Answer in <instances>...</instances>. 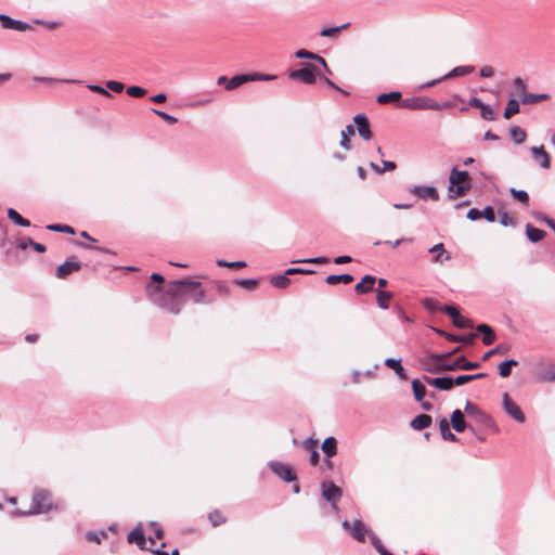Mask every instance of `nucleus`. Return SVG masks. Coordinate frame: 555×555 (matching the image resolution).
<instances>
[{
    "mask_svg": "<svg viewBox=\"0 0 555 555\" xmlns=\"http://www.w3.org/2000/svg\"><path fill=\"white\" fill-rule=\"evenodd\" d=\"M508 351V348L505 346V345H499L496 346L495 348L487 351L483 357H482V361H488L493 354H496V353H505Z\"/></svg>",
    "mask_w": 555,
    "mask_h": 555,
    "instance_id": "obj_56",
    "label": "nucleus"
},
{
    "mask_svg": "<svg viewBox=\"0 0 555 555\" xmlns=\"http://www.w3.org/2000/svg\"><path fill=\"white\" fill-rule=\"evenodd\" d=\"M370 540H371V543L372 545L375 547V550L377 551V553L379 555L383 554V552H385L387 548L383 545L380 539L374 534V533H371L370 534Z\"/></svg>",
    "mask_w": 555,
    "mask_h": 555,
    "instance_id": "obj_60",
    "label": "nucleus"
},
{
    "mask_svg": "<svg viewBox=\"0 0 555 555\" xmlns=\"http://www.w3.org/2000/svg\"><path fill=\"white\" fill-rule=\"evenodd\" d=\"M322 451L324 452L325 456L331 459L337 453V441L334 437H327L322 446Z\"/></svg>",
    "mask_w": 555,
    "mask_h": 555,
    "instance_id": "obj_32",
    "label": "nucleus"
},
{
    "mask_svg": "<svg viewBox=\"0 0 555 555\" xmlns=\"http://www.w3.org/2000/svg\"><path fill=\"white\" fill-rule=\"evenodd\" d=\"M439 311L447 313L453 321L459 314V309L453 305H444L439 308Z\"/></svg>",
    "mask_w": 555,
    "mask_h": 555,
    "instance_id": "obj_54",
    "label": "nucleus"
},
{
    "mask_svg": "<svg viewBox=\"0 0 555 555\" xmlns=\"http://www.w3.org/2000/svg\"><path fill=\"white\" fill-rule=\"evenodd\" d=\"M449 182V199H454L457 196H464L472 188L469 172L466 170H459L456 167L452 168Z\"/></svg>",
    "mask_w": 555,
    "mask_h": 555,
    "instance_id": "obj_2",
    "label": "nucleus"
},
{
    "mask_svg": "<svg viewBox=\"0 0 555 555\" xmlns=\"http://www.w3.org/2000/svg\"><path fill=\"white\" fill-rule=\"evenodd\" d=\"M376 283V278L371 274L364 275L359 283L354 286V292L357 295L369 294L374 289V285Z\"/></svg>",
    "mask_w": 555,
    "mask_h": 555,
    "instance_id": "obj_17",
    "label": "nucleus"
},
{
    "mask_svg": "<svg viewBox=\"0 0 555 555\" xmlns=\"http://www.w3.org/2000/svg\"><path fill=\"white\" fill-rule=\"evenodd\" d=\"M106 87L113 91V92H116V93H119L124 90L125 86L122 82L120 81H116V80H108L106 82Z\"/></svg>",
    "mask_w": 555,
    "mask_h": 555,
    "instance_id": "obj_64",
    "label": "nucleus"
},
{
    "mask_svg": "<svg viewBox=\"0 0 555 555\" xmlns=\"http://www.w3.org/2000/svg\"><path fill=\"white\" fill-rule=\"evenodd\" d=\"M499 218H500V223L503 225V227H508V225H512V227H516L517 222H516V219L513 218L508 212L506 211H500L499 212Z\"/></svg>",
    "mask_w": 555,
    "mask_h": 555,
    "instance_id": "obj_48",
    "label": "nucleus"
},
{
    "mask_svg": "<svg viewBox=\"0 0 555 555\" xmlns=\"http://www.w3.org/2000/svg\"><path fill=\"white\" fill-rule=\"evenodd\" d=\"M126 92L131 98H142L146 94V90L140 86H130Z\"/></svg>",
    "mask_w": 555,
    "mask_h": 555,
    "instance_id": "obj_51",
    "label": "nucleus"
},
{
    "mask_svg": "<svg viewBox=\"0 0 555 555\" xmlns=\"http://www.w3.org/2000/svg\"><path fill=\"white\" fill-rule=\"evenodd\" d=\"M477 335L480 334L482 336V343L486 346H490L495 340V333L494 331L486 323L478 324L476 327Z\"/></svg>",
    "mask_w": 555,
    "mask_h": 555,
    "instance_id": "obj_21",
    "label": "nucleus"
},
{
    "mask_svg": "<svg viewBox=\"0 0 555 555\" xmlns=\"http://www.w3.org/2000/svg\"><path fill=\"white\" fill-rule=\"evenodd\" d=\"M518 365V361L515 360V359H508V360H505L503 361L500 365H499V374L502 376V377H507L511 375L512 373V367L513 366H516Z\"/></svg>",
    "mask_w": 555,
    "mask_h": 555,
    "instance_id": "obj_41",
    "label": "nucleus"
},
{
    "mask_svg": "<svg viewBox=\"0 0 555 555\" xmlns=\"http://www.w3.org/2000/svg\"><path fill=\"white\" fill-rule=\"evenodd\" d=\"M208 519L212 527H218L227 521L225 517L218 509L210 512L208 514Z\"/></svg>",
    "mask_w": 555,
    "mask_h": 555,
    "instance_id": "obj_45",
    "label": "nucleus"
},
{
    "mask_svg": "<svg viewBox=\"0 0 555 555\" xmlns=\"http://www.w3.org/2000/svg\"><path fill=\"white\" fill-rule=\"evenodd\" d=\"M87 88L90 91L99 93V94L104 95L106 98H112L113 96L112 93L108 90H106L105 88H103L100 85H88Z\"/></svg>",
    "mask_w": 555,
    "mask_h": 555,
    "instance_id": "obj_63",
    "label": "nucleus"
},
{
    "mask_svg": "<svg viewBox=\"0 0 555 555\" xmlns=\"http://www.w3.org/2000/svg\"><path fill=\"white\" fill-rule=\"evenodd\" d=\"M401 100V93L399 91H392L389 93H380L377 96V103L387 104L389 102H397Z\"/></svg>",
    "mask_w": 555,
    "mask_h": 555,
    "instance_id": "obj_43",
    "label": "nucleus"
},
{
    "mask_svg": "<svg viewBox=\"0 0 555 555\" xmlns=\"http://www.w3.org/2000/svg\"><path fill=\"white\" fill-rule=\"evenodd\" d=\"M343 528L350 531L351 535L359 542L365 541V535L367 534V529L363 525L360 519L353 521L352 525L348 520L343 521Z\"/></svg>",
    "mask_w": 555,
    "mask_h": 555,
    "instance_id": "obj_10",
    "label": "nucleus"
},
{
    "mask_svg": "<svg viewBox=\"0 0 555 555\" xmlns=\"http://www.w3.org/2000/svg\"><path fill=\"white\" fill-rule=\"evenodd\" d=\"M349 25H350L349 23H345V24H343L340 26L323 28L320 31V36L328 37V38H336L338 36V34L343 29H346Z\"/></svg>",
    "mask_w": 555,
    "mask_h": 555,
    "instance_id": "obj_44",
    "label": "nucleus"
},
{
    "mask_svg": "<svg viewBox=\"0 0 555 555\" xmlns=\"http://www.w3.org/2000/svg\"><path fill=\"white\" fill-rule=\"evenodd\" d=\"M251 81V77L248 76V74H240L233 76L228 83L225 85L227 90H234L242 86L243 83Z\"/></svg>",
    "mask_w": 555,
    "mask_h": 555,
    "instance_id": "obj_33",
    "label": "nucleus"
},
{
    "mask_svg": "<svg viewBox=\"0 0 555 555\" xmlns=\"http://www.w3.org/2000/svg\"><path fill=\"white\" fill-rule=\"evenodd\" d=\"M356 132V128L353 125H347L346 128L344 130H341V139H340V142H339V145L345 149V150H350L351 145H350V140H349V135H353Z\"/></svg>",
    "mask_w": 555,
    "mask_h": 555,
    "instance_id": "obj_34",
    "label": "nucleus"
},
{
    "mask_svg": "<svg viewBox=\"0 0 555 555\" xmlns=\"http://www.w3.org/2000/svg\"><path fill=\"white\" fill-rule=\"evenodd\" d=\"M151 280L155 284H149L146 286L149 298L156 306L173 314H178L184 305V297H182L179 292L180 286L195 288L201 284V282L191 281L190 279L176 280L170 282L165 289L163 286L165 279L160 273H152Z\"/></svg>",
    "mask_w": 555,
    "mask_h": 555,
    "instance_id": "obj_1",
    "label": "nucleus"
},
{
    "mask_svg": "<svg viewBox=\"0 0 555 555\" xmlns=\"http://www.w3.org/2000/svg\"><path fill=\"white\" fill-rule=\"evenodd\" d=\"M451 425L456 433H463L466 429V422L461 410L456 409L451 414Z\"/></svg>",
    "mask_w": 555,
    "mask_h": 555,
    "instance_id": "obj_25",
    "label": "nucleus"
},
{
    "mask_svg": "<svg viewBox=\"0 0 555 555\" xmlns=\"http://www.w3.org/2000/svg\"><path fill=\"white\" fill-rule=\"evenodd\" d=\"M353 281V276L349 273L341 274H330L326 276L325 282L330 285H336L338 283L350 284Z\"/></svg>",
    "mask_w": 555,
    "mask_h": 555,
    "instance_id": "obj_31",
    "label": "nucleus"
},
{
    "mask_svg": "<svg viewBox=\"0 0 555 555\" xmlns=\"http://www.w3.org/2000/svg\"><path fill=\"white\" fill-rule=\"evenodd\" d=\"M301 447L304 450L311 453L312 450H318V440L309 437L302 441Z\"/></svg>",
    "mask_w": 555,
    "mask_h": 555,
    "instance_id": "obj_62",
    "label": "nucleus"
},
{
    "mask_svg": "<svg viewBox=\"0 0 555 555\" xmlns=\"http://www.w3.org/2000/svg\"><path fill=\"white\" fill-rule=\"evenodd\" d=\"M409 192L421 199L430 198L431 201L439 199V193L435 186L431 185H414L409 189Z\"/></svg>",
    "mask_w": 555,
    "mask_h": 555,
    "instance_id": "obj_12",
    "label": "nucleus"
},
{
    "mask_svg": "<svg viewBox=\"0 0 555 555\" xmlns=\"http://www.w3.org/2000/svg\"><path fill=\"white\" fill-rule=\"evenodd\" d=\"M480 116L485 120H495L498 115L490 105L486 104L480 109Z\"/></svg>",
    "mask_w": 555,
    "mask_h": 555,
    "instance_id": "obj_49",
    "label": "nucleus"
},
{
    "mask_svg": "<svg viewBox=\"0 0 555 555\" xmlns=\"http://www.w3.org/2000/svg\"><path fill=\"white\" fill-rule=\"evenodd\" d=\"M453 325L459 328H469L473 327V321L470 319L464 318L459 314L453 321Z\"/></svg>",
    "mask_w": 555,
    "mask_h": 555,
    "instance_id": "obj_50",
    "label": "nucleus"
},
{
    "mask_svg": "<svg viewBox=\"0 0 555 555\" xmlns=\"http://www.w3.org/2000/svg\"><path fill=\"white\" fill-rule=\"evenodd\" d=\"M422 304H423V307L430 312L439 310V308L441 307V306H439V302L434 298H425L422 301Z\"/></svg>",
    "mask_w": 555,
    "mask_h": 555,
    "instance_id": "obj_59",
    "label": "nucleus"
},
{
    "mask_svg": "<svg viewBox=\"0 0 555 555\" xmlns=\"http://www.w3.org/2000/svg\"><path fill=\"white\" fill-rule=\"evenodd\" d=\"M550 99L548 93H531L526 91L525 82L522 81V105H531Z\"/></svg>",
    "mask_w": 555,
    "mask_h": 555,
    "instance_id": "obj_20",
    "label": "nucleus"
},
{
    "mask_svg": "<svg viewBox=\"0 0 555 555\" xmlns=\"http://www.w3.org/2000/svg\"><path fill=\"white\" fill-rule=\"evenodd\" d=\"M322 496L327 501L333 508H337V503L343 496L341 489L333 481H323L321 485Z\"/></svg>",
    "mask_w": 555,
    "mask_h": 555,
    "instance_id": "obj_8",
    "label": "nucleus"
},
{
    "mask_svg": "<svg viewBox=\"0 0 555 555\" xmlns=\"http://www.w3.org/2000/svg\"><path fill=\"white\" fill-rule=\"evenodd\" d=\"M439 429L443 440L451 442H456L459 440L457 437L450 430V424L447 418L443 417L439 421Z\"/></svg>",
    "mask_w": 555,
    "mask_h": 555,
    "instance_id": "obj_29",
    "label": "nucleus"
},
{
    "mask_svg": "<svg viewBox=\"0 0 555 555\" xmlns=\"http://www.w3.org/2000/svg\"><path fill=\"white\" fill-rule=\"evenodd\" d=\"M481 218H485L489 222H494L496 218L494 208L492 206H486L481 210Z\"/></svg>",
    "mask_w": 555,
    "mask_h": 555,
    "instance_id": "obj_58",
    "label": "nucleus"
},
{
    "mask_svg": "<svg viewBox=\"0 0 555 555\" xmlns=\"http://www.w3.org/2000/svg\"><path fill=\"white\" fill-rule=\"evenodd\" d=\"M297 59H305V60H313L319 62L322 66H326V61L324 57L320 56L319 54H315L313 52L307 51L305 49L298 50L296 52Z\"/></svg>",
    "mask_w": 555,
    "mask_h": 555,
    "instance_id": "obj_36",
    "label": "nucleus"
},
{
    "mask_svg": "<svg viewBox=\"0 0 555 555\" xmlns=\"http://www.w3.org/2000/svg\"><path fill=\"white\" fill-rule=\"evenodd\" d=\"M81 263L74 260V258L67 259L64 263L56 268L55 275L59 279H66L73 272L79 271Z\"/></svg>",
    "mask_w": 555,
    "mask_h": 555,
    "instance_id": "obj_14",
    "label": "nucleus"
},
{
    "mask_svg": "<svg viewBox=\"0 0 555 555\" xmlns=\"http://www.w3.org/2000/svg\"><path fill=\"white\" fill-rule=\"evenodd\" d=\"M383 167H379L375 163H370L371 169L376 172L377 175H382L386 171H391L397 168V165L395 162L391 160H382Z\"/></svg>",
    "mask_w": 555,
    "mask_h": 555,
    "instance_id": "obj_40",
    "label": "nucleus"
},
{
    "mask_svg": "<svg viewBox=\"0 0 555 555\" xmlns=\"http://www.w3.org/2000/svg\"><path fill=\"white\" fill-rule=\"evenodd\" d=\"M527 238L532 243L540 242L545 236V231L533 227L531 223H527L526 227Z\"/></svg>",
    "mask_w": 555,
    "mask_h": 555,
    "instance_id": "obj_28",
    "label": "nucleus"
},
{
    "mask_svg": "<svg viewBox=\"0 0 555 555\" xmlns=\"http://www.w3.org/2000/svg\"><path fill=\"white\" fill-rule=\"evenodd\" d=\"M476 338H477V334L476 333H469V334L464 335V336L455 335V339H449V341H459V343H463L465 345H470V344H473V341Z\"/></svg>",
    "mask_w": 555,
    "mask_h": 555,
    "instance_id": "obj_57",
    "label": "nucleus"
},
{
    "mask_svg": "<svg viewBox=\"0 0 555 555\" xmlns=\"http://www.w3.org/2000/svg\"><path fill=\"white\" fill-rule=\"evenodd\" d=\"M354 124L357 125V130L359 132V135L363 140H370L372 138V131L370 129V121L366 115L364 114H357L353 118Z\"/></svg>",
    "mask_w": 555,
    "mask_h": 555,
    "instance_id": "obj_16",
    "label": "nucleus"
},
{
    "mask_svg": "<svg viewBox=\"0 0 555 555\" xmlns=\"http://www.w3.org/2000/svg\"><path fill=\"white\" fill-rule=\"evenodd\" d=\"M474 69H475V67L472 65L457 66V67H454L449 74L444 75L442 77V79L457 77V76H465V75L473 73Z\"/></svg>",
    "mask_w": 555,
    "mask_h": 555,
    "instance_id": "obj_39",
    "label": "nucleus"
},
{
    "mask_svg": "<svg viewBox=\"0 0 555 555\" xmlns=\"http://www.w3.org/2000/svg\"><path fill=\"white\" fill-rule=\"evenodd\" d=\"M127 539L129 543H135L140 550H146V539L139 526L128 533Z\"/></svg>",
    "mask_w": 555,
    "mask_h": 555,
    "instance_id": "obj_22",
    "label": "nucleus"
},
{
    "mask_svg": "<svg viewBox=\"0 0 555 555\" xmlns=\"http://www.w3.org/2000/svg\"><path fill=\"white\" fill-rule=\"evenodd\" d=\"M424 382L430 386L436 387L439 390L449 391L453 388L454 382L451 376H442V377H429L424 376Z\"/></svg>",
    "mask_w": 555,
    "mask_h": 555,
    "instance_id": "obj_15",
    "label": "nucleus"
},
{
    "mask_svg": "<svg viewBox=\"0 0 555 555\" xmlns=\"http://www.w3.org/2000/svg\"><path fill=\"white\" fill-rule=\"evenodd\" d=\"M430 254H434L433 261L437 263H442L443 261L450 260V254L446 250L444 245L442 243H438L434 245L428 250Z\"/></svg>",
    "mask_w": 555,
    "mask_h": 555,
    "instance_id": "obj_24",
    "label": "nucleus"
},
{
    "mask_svg": "<svg viewBox=\"0 0 555 555\" xmlns=\"http://www.w3.org/2000/svg\"><path fill=\"white\" fill-rule=\"evenodd\" d=\"M288 275L289 274H286V272L284 274L274 275L270 282L274 287L284 289L291 284Z\"/></svg>",
    "mask_w": 555,
    "mask_h": 555,
    "instance_id": "obj_42",
    "label": "nucleus"
},
{
    "mask_svg": "<svg viewBox=\"0 0 555 555\" xmlns=\"http://www.w3.org/2000/svg\"><path fill=\"white\" fill-rule=\"evenodd\" d=\"M8 217L12 222H14L15 224H17L20 227H29L30 225V221L28 219H25L24 217H22L20 215V212L17 210H15L14 208L8 209Z\"/></svg>",
    "mask_w": 555,
    "mask_h": 555,
    "instance_id": "obj_38",
    "label": "nucleus"
},
{
    "mask_svg": "<svg viewBox=\"0 0 555 555\" xmlns=\"http://www.w3.org/2000/svg\"><path fill=\"white\" fill-rule=\"evenodd\" d=\"M520 112V103L517 99L512 98L508 100L507 105L504 111V118L509 119L513 115Z\"/></svg>",
    "mask_w": 555,
    "mask_h": 555,
    "instance_id": "obj_35",
    "label": "nucleus"
},
{
    "mask_svg": "<svg viewBox=\"0 0 555 555\" xmlns=\"http://www.w3.org/2000/svg\"><path fill=\"white\" fill-rule=\"evenodd\" d=\"M318 75H320V72L315 65L306 64L300 69L292 70L288 77L292 80H300L307 85H312L315 82Z\"/></svg>",
    "mask_w": 555,
    "mask_h": 555,
    "instance_id": "obj_6",
    "label": "nucleus"
},
{
    "mask_svg": "<svg viewBox=\"0 0 555 555\" xmlns=\"http://www.w3.org/2000/svg\"><path fill=\"white\" fill-rule=\"evenodd\" d=\"M393 298V293L388 291H377L376 301L380 309L387 310L390 306V300Z\"/></svg>",
    "mask_w": 555,
    "mask_h": 555,
    "instance_id": "obj_30",
    "label": "nucleus"
},
{
    "mask_svg": "<svg viewBox=\"0 0 555 555\" xmlns=\"http://www.w3.org/2000/svg\"><path fill=\"white\" fill-rule=\"evenodd\" d=\"M537 382H555V364H547L534 373Z\"/></svg>",
    "mask_w": 555,
    "mask_h": 555,
    "instance_id": "obj_19",
    "label": "nucleus"
},
{
    "mask_svg": "<svg viewBox=\"0 0 555 555\" xmlns=\"http://www.w3.org/2000/svg\"><path fill=\"white\" fill-rule=\"evenodd\" d=\"M234 284L253 291L258 285V281L256 279H236L234 280Z\"/></svg>",
    "mask_w": 555,
    "mask_h": 555,
    "instance_id": "obj_47",
    "label": "nucleus"
},
{
    "mask_svg": "<svg viewBox=\"0 0 555 555\" xmlns=\"http://www.w3.org/2000/svg\"><path fill=\"white\" fill-rule=\"evenodd\" d=\"M384 364L393 370L395 373L398 375L400 379H408L404 367L401 364V359H395V358H387L384 362Z\"/></svg>",
    "mask_w": 555,
    "mask_h": 555,
    "instance_id": "obj_26",
    "label": "nucleus"
},
{
    "mask_svg": "<svg viewBox=\"0 0 555 555\" xmlns=\"http://www.w3.org/2000/svg\"><path fill=\"white\" fill-rule=\"evenodd\" d=\"M217 266L231 268V269H237V268L246 267V262L245 261H227V260L218 259Z\"/></svg>",
    "mask_w": 555,
    "mask_h": 555,
    "instance_id": "obj_52",
    "label": "nucleus"
},
{
    "mask_svg": "<svg viewBox=\"0 0 555 555\" xmlns=\"http://www.w3.org/2000/svg\"><path fill=\"white\" fill-rule=\"evenodd\" d=\"M106 537V533L104 531L94 532V531H88L86 533V539L89 542L93 543H101L102 539Z\"/></svg>",
    "mask_w": 555,
    "mask_h": 555,
    "instance_id": "obj_55",
    "label": "nucleus"
},
{
    "mask_svg": "<svg viewBox=\"0 0 555 555\" xmlns=\"http://www.w3.org/2000/svg\"><path fill=\"white\" fill-rule=\"evenodd\" d=\"M47 230L60 233L75 234L73 227L67 224L52 223L47 225Z\"/></svg>",
    "mask_w": 555,
    "mask_h": 555,
    "instance_id": "obj_46",
    "label": "nucleus"
},
{
    "mask_svg": "<svg viewBox=\"0 0 555 555\" xmlns=\"http://www.w3.org/2000/svg\"><path fill=\"white\" fill-rule=\"evenodd\" d=\"M533 159L539 163L543 169L550 168V156L543 146L531 149Z\"/></svg>",
    "mask_w": 555,
    "mask_h": 555,
    "instance_id": "obj_23",
    "label": "nucleus"
},
{
    "mask_svg": "<svg viewBox=\"0 0 555 555\" xmlns=\"http://www.w3.org/2000/svg\"><path fill=\"white\" fill-rule=\"evenodd\" d=\"M460 350V347L453 349L452 351L448 352V353H433V354H429L428 357H426L423 361H422V365H423V369L427 372V369H433V367H437V366H440L441 364H447V361L446 359L457 352Z\"/></svg>",
    "mask_w": 555,
    "mask_h": 555,
    "instance_id": "obj_9",
    "label": "nucleus"
},
{
    "mask_svg": "<svg viewBox=\"0 0 555 555\" xmlns=\"http://www.w3.org/2000/svg\"><path fill=\"white\" fill-rule=\"evenodd\" d=\"M401 107L418 111V109H430L438 107V102L429 96H413L403 99L400 103Z\"/></svg>",
    "mask_w": 555,
    "mask_h": 555,
    "instance_id": "obj_5",
    "label": "nucleus"
},
{
    "mask_svg": "<svg viewBox=\"0 0 555 555\" xmlns=\"http://www.w3.org/2000/svg\"><path fill=\"white\" fill-rule=\"evenodd\" d=\"M151 111L157 115L158 117H160L163 120H165L166 122H168L169 125H175L178 122V118H176L175 116H171L163 111H159V109H156V108H151Z\"/></svg>",
    "mask_w": 555,
    "mask_h": 555,
    "instance_id": "obj_53",
    "label": "nucleus"
},
{
    "mask_svg": "<svg viewBox=\"0 0 555 555\" xmlns=\"http://www.w3.org/2000/svg\"><path fill=\"white\" fill-rule=\"evenodd\" d=\"M0 24L1 27L4 29H13L17 31H27L33 29L30 24L23 21L14 20L7 14H0Z\"/></svg>",
    "mask_w": 555,
    "mask_h": 555,
    "instance_id": "obj_11",
    "label": "nucleus"
},
{
    "mask_svg": "<svg viewBox=\"0 0 555 555\" xmlns=\"http://www.w3.org/2000/svg\"><path fill=\"white\" fill-rule=\"evenodd\" d=\"M201 284L196 286L195 288H191L190 286H181L183 288V293L180 292V294L183 296L185 294H191L193 297L194 304H204L208 305L211 304L210 299H207L205 291L199 288Z\"/></svg>",
    "mask_w": 555,
    "mask_h": 555,
    "instance_id": "obj_18",
    "label": "nucleus"
},
{
    "mask_svg": "<svg viewBox=\"0 0 555 555\" xmlns=\"http://www.w3.org/2000/svg\"><path fill=\"white\" fill-rule=\"evenodd\" d=\"M433 418L428 414H420L411 421V427L415 430H423L431 425Z\"/></svg>",
    "mask_w": 555,
    "mask_h": 555,
    "instance_id": "obj_27",
    "label": "nucleus"
},
{
    "mask_svg": "<svg viewBox=\"0 0 555 555\" xmlns=\"http://www.w3.org/2000/svg\"><path fill=\"white\" fill-rule=\"evenodd\" d=\"M268 466L274 475L280 477L285 482H294L297 480V475L289 464H285L279 461H270Z\"/></svg>",
    "mask_w": 555,
    "mask_h": 555,
    "instance_id": "obj_7",
    "label": "nucleus"
},
{
    "mask_svg": "<svg viewBox=\"0 0 555 555\" xmlns=\"http://www.w3.org/2000/svg\"><path fill=\"white\" fill-rule=\"evenodd\" d=\"M502 408L507 415L520 423V408L507 392L502 395Z\"/></svg>",
    "mask_w": 555,
    "mask_h": 555,
    "instance_id": "obj_13",
    "label": "nucleus"
},
{
    "mask_svg": "<svg viewBox=\"0 0 555 555\" xmlns=\"http://www.w3.org/2000/svg\"><path fill=\"white\" fill-rule=\"evenodd\" d=\"M52 509H57V505L52 501V494L44 489H36L31 499V509L21 515L43 514Z\"/></svg>",
    "mask_w": 555,
    "mask_h": 555,
    "instance_id": "obj_3",
    "label": "nucleus"
},
{
    "mask_svg": "<svg viewBox=\"0 0 555 555\" xmlns=\"http://www.w3.org/2000/svg\"><path fill=\"white\" fill-rule=\"evenodd\" d=\"M370 540H371V543L372 545L375 547V550L377 551V553L379 555L383 554V552H385L387 548L383 545L380 539L374 534V533H371L370 534Z\"/></svg>",
    "mask_w": 555,
    "mask_h": 555,
    "instance_id": "obj_61",
    "label": "nucleus"
},
{
    "mask_svg": "<svg viewBox=\"0 0 555 555\" xmlns=\"http://www.w3.org/2000/svg\"><path fill=\"white\" fill-rule=\"evenodd\" d=\"M412 390L416 401L421 402L426 396L425 385L417 378L412 380Z\"/></svg>",
    "mask_w": 555,
    "mask_h": 555,
    "instance_id": "obj_37",
    "label": "nucleus"
},
{
    "mask_svg": "<svg viewBox=\"0 0 555 555\" xmlns=\"http://www.w3.org/2000/svg\"><path fill=\"white\" fill-rule=\"evenodd\" d=\"M479 367H480L479 362H472V361L466 360L464 357H459L452 362H447V364H441L440 366H437V367L427 369V372L437 374L442 371H459V370L468 371V370H476Z\"/></svg>",
    "mask_w": 555,
    "mask_h": 555,
    "instance_id": "obj_4",
    "label": "nucleus"
}]
</instances>
